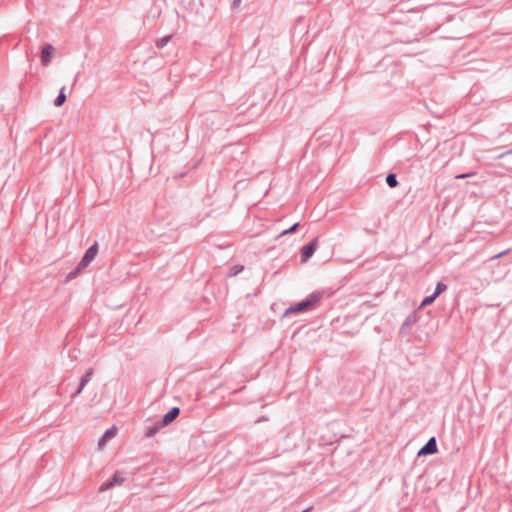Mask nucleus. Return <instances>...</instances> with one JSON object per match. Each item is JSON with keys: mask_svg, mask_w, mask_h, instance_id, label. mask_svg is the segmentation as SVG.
Here are the masks:
<instances>
[{"mask_svg": "<svg viewBox=\"0 0 512 512\" xmlns=\"http://www.w3.org/2000/svg\"><path fill=\"white\" fill-rule=\"evenodd\" d=\"M323 297L322 291H314L310 293L302 301L290 306L284 313V316H288L293 313H303L309 311L316 303H318Z\"/></svg>", "mask_w": 512, "mask_h": 512, "instance_id": "1", "label": "nucleus"}, {"mask_svg": "<svg viewBox=\"0 0 512 512\" xmlns=\"http://www.w3.org/2000/svg\"><path fill=\"white\" fill-rule=\"evenodd\" d=\"M125 475V472L115 471L111 479L101 484L99 490L103 492L113 488L116 485H121L126 479Z\"/></svg>", "mask_w": 512, "mask_h": 512, "instance_id": "2", "label": "nucleus"}, {"mask_svg": "<svg viewBox=\"0 0 512 512\" xmlns=\"http://www.w3.org/2000/svg\"><path fill=\"white\" fill-rule=\"evenodd\" d=\"M318 244V239L314 238L301 248V262H307L314 254Z\"/></svg>", "mask_w": 512, "mask_h": 512, "instance_id": "3", "label": "nucleus"}, {"mask_svg": "<svg viewBox=\"0 0 512 512\" xmlns=\"http://www.w3.org/2000/svg\"><path fill=\"white\" fill-rule=\"evenodd\" d=\"M99 250L98 243L95 242L93 245H91L83 255L82 259L79 261L80 266L87 267L96 257Z\"/></svg>", "mask_w": 512, "mask_h": 512, "instance_id": "4", "label": "nucleus"}, {"mask_svg": "<svg viewBox=\"0 0 512 512\" xmlns=\"http://www.w3.org/2000/svg\"><path fill=\"white\" fill-rule=\"evenodd\" d=\"M437 442L435 437H431L426 444L418 451V456L433 455L437 453Z\"/></svg>", "mask_w": 512, "mask_h": 512, "instance_id": "5", "label": "nucleus"}, {"mask_svg": "<svg viewBox=\"0 0 512 512\" xmlns=\"http://www.w3.org/2000/svg\"><path fill=\"white\" fill-rule=\"evenodd\" d=\"M54 48L51 44H45L41 51V63L47 66L51 62L52 53Z\"/></svg>", "mask_w": 512, "mask_h": 512, "instance_id": "6", "label": "nucleus"}, {"mask_svg": "<svg viewBox=\"0 0 512 512\" xmlns=\"http://www.w3.org/2000/svg\"><path fill=\"white\" fill-rule=\"evenodd\" d=\"M93 374H94V369L93 368H89V369H87L85 371L84 375L80 379L79 387H78L77 391L74 393L73 396H76V395H78V394H80L82 392L83 388L91 380Z\"/></svg>", "mask_w": 512, "mask_h": 512, "instance_id": "7", "label": "nucleus"}, {"mask_svg": "<svg viewBox=\"0 0 512 512\" xmlns=\"http://www.w3.org/2000/svg\"><path fill=\"white\" fill-rule=\"evenodd\" d=\"M180 414V409L178 407H172L162 418L161 425H168L173 420H175Z\"/></svg>", "mask_w": 512, "mask_h": 512, "instance_id": "8", "label": "nucleus"}, {"mask_svg": "<svg viewBox=\"0 0 512 512\" xmlns=\"http://www.w3.org/2000/svg\"><path fill=\"white\" fill-rule=\"evenodd\" d=\"M66 99H67V96L65 94V86H63L60 89L58 96L54 100V105L56 107H61L65 103Z\"/></svg>", "mask_w": 512, "mask_h": 512, "instance_id": "9", "label": "nucleus"}, {"mask_svg": "<svg viewBox=\"0 0 512 512\" xmlns=\"http://www.w3.org/2000/svg\"><path fill=\"white\" fill-rule=\"evenodd\" d=\"M164 425H161V421L155 423L154 425L148 426L146 430V437L154 436Z\"/></svg>", "mask_w": 512, "mask_h": 512, "instance_id": "10", "label": "nucleus"}, {"mask_svg": "<svg viewBox=\"0 0 512 512\" xmlns=\"http://www.w3.org/2000/svg\"><path fill=\"white\" fill-rule=\"evenodd\" d=\"M86 267H82L80 266V262L76 265V267L71 270L67 276H66V280L67 281H71L73 280L74 278H76Z\"/></svg>", "mask_w": 512, "mask_h": 512, "instance_id": "11", "label": "nucleus"}, {"mask_svg": "<svg viewBox=\"0 0 512 512\" xmlns=\"http://www.w3.org/2000/svg\"><path fill=\"white\" fill-rule=\"evenodd\" d=\"M386 183L390 188H395L398 186L399 182L397 180V176L394 173H389L386 176Z\"/></svg>", "mask_w": 512, "mask_h": 512, "instance_id": "12", "label": "nucleus"}, {"mask_svg": "<svg viewBox=\"0 0 512 512\" xmlns=\"http://www.w3.org/2000/svg\"><path fill=\"white\" fill-rule=\"evenodd\" d=\"M244 270V266L243 265H234L232 267L229 268V271H228V276L229 277H234V276H237L239 273H241L242 271Z\"/></svg>", "mask_w": 512, "mask_h": 512, "instance_id": "13", "label": "nucleus"}, {"mask_svg": "<svg viewBox=\"0 0 512 512\" xmlns=\"http://www.w3.org/2000/svg\"><path fill=\"white\" fill-rule=\"evenodd\" d=\"M172 36L171 35H167V36H164L160 39H158L156 41V47L159 48V49H162L163 47H165L168 42L171 40Z\"/></svg>", "mask_w": 512, "mask_h": 512, "instance_id": "14", "label": "nucleus"}, {"mask_svg": "<svg viewBox=\"0 0 512 512\" xmlns=\"http://www.w3.org/2000/svg\"><path fill=\"white\" fill-rule=\"evenodd\" d=\"M447 289V285L443 282H438L436 285V289L434 291V295L438 297L441 293H443Z\"/></svg>", "mask_w": 512, "mask_h": 512, "instance_id": "15", "label": "nucleus"}, {"mask_svg": "<svg viewBox=\"0 0 512 512\" xmlns=\"http://www.w3.org/2000/svg\"><path fill=\"white\" fill-rule=\"evenodd\" d=\"M436 295L432 294L430 296L425 297L420 305V308L432 304L436 300Z\"/></svg>", "mask_w": 512, "mask_h": 512, "instance_id": "16", "label": "nucleus"}, {"mask_svg": "<svg viewBox=\"0 0 512 512\" xmlns=\"http://www.w3.org/2000/svg\"><path fill=\"white\" fill-rule=\"evenodd\" d=\"M299 227V223H294L291 227H289L288 229L286 230H283L280 234V236H284V235H287V234H291V233H294L297 228Z\"/></svg>", "mask_w": 512, "mask_h": 512, "instance_id": "17", "label": "nucleus"}, {"mask_svg": "<svg viewBox=\"0 0 512 512\" xmlns=\"http://www.w3.org/2000/svg\"><path fill=\"white\" fill-rule=\"evenodd\" d=\"M474 175H476V172H468V173L459 174L455 178L456 179H466V178L472 177Z\"/></svg>", "mask_w": 512, "mask_h": 512, "instance_id": "18", "label": "nucleus"}, {"mask_svg": "<svg viewBox=\"0 0 512 512\" xmlns=\"http://www.w3.org/2000/svg\"><path fill=\"white\" fill-rule=\"evenodd\" d=\"M115 430H116V428H115V427H112V428L107 429V430H106V432L104 433V435L101 437V439H100V441H99V444L101 443V441H102L104 438H106V437H108V436L112 435V434L115 432Z\"/></svg>", "mask_w": 512, "mask_h": 512, "instance_id": "19", "label": "nucleus"}, {"mask_svg": "<svg viewBox=\"0 0 512 512\" xmlns=\"http://www.w3.org/2000/svg\"><path fill=\"white\" fill-rule=\"evenodd\" d=\"M509 251H510V250H509V249H507V250H504V251H502V252H499L498 254H496V255L492 256V257H491V260H496V259H498V258H500V257H502V256H505L506 254H508V253H509Z\"/></svg>", "mask_w": 512, "mask_h": 512, "instance_id": "20", "label": "nucleus"}, {"mask_svg": "<svg viewBox=\"0 0 512 512\" xmlns=\"http://www.w3.org/2000/svg\"><path fill=\"white\" fill-rule=\"evenodd\" d=\"M241 3H242V0H232L231 6L233 9H237L241 5Z\"/></svg>", "mask_w": 512, "mask_h": 512, "instance_id": "21", "label": "nucleus"}, {"mask_svg": "<svg viewBox=\"0 0 512 512\" xmlns=\"http://www.w3.org/2000/svg\"><path fill=\"white\" fill-rule=\"evenodd\" d=\"M264 421H268V417L265 416V415H262L260 417H258L256 420H255V423H261V422H264Z\"/></svg>", "mask_w": 512, "mask_h": 512, "instance_id": "22", "label": "nucleus"}, {"mask_svg": "<svg viewBox=\"0 0 512 512\" xmlns=\"http://www.w3.org/2000/svg\"><path fill=\"white\" fill-rule=\"evenodd\" d=\"M410 324V317H408L404 323V325H409Z\"/></svg>", "mask_w": 512, "mask_h": 512, "instance_id": "23", "label": "nucleus"}, {"mask_svg": "<svg viewBox=\"0 0 512 512\" xmlns=\"http://www.w3.org/2000/svg\"><path fill=\"white\" fill-rule=\"evenodd\" d=\"M312 509H313V507H312V506H310V507L306 508L304 511H305V512H310Z\"/></svg>", "mask_w": 512, "mask_h": 512, "instance_id": "24", "label": "nucleus"}, {"mask_svg": "<svg viewBox=\"0 0 512 512\" xmlns=\"http://www.w3.org/2000/svg\"><path fill=\"white\" fill-rule=\"evenodd\" d=\"M302 512H305L304 510Z\"/></svg>", "mask_w": 512, "mask_h": 512, "instance_id": "25", "label": "nucleus"}]
</instances>
